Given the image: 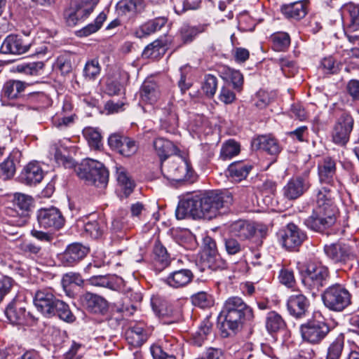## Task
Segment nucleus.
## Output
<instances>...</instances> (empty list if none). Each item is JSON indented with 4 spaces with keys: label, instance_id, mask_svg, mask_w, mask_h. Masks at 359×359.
I'll list each match as a JSON object with an SVG mask.
<instances>
[{
    "label": "nucleus",
    "instance_id": "49530a36",
    "mask_svg": "<svg viewBox=\"0 0 359 359\" xmlns=\"http://www.w3.org/2000/svg\"><path fill=\"white\" fill-rule=\"evenodd\" d=\"M116 180L126 196H129L133 190L135 184L124 168H117Z\"/></svg>",
    "mask_w": 359,
    "mask_h": 359
},
{
    "label": "nucleus",
    "instance_id": "c756f323",
    "mask_svg": "<svg viewBox=\"0 0 359 359\" xmlns=\"http://www.w3.org/2000/svg\"><path fill=\"white\" fill-rule=\"evenodd\" d=\"M309 305V299L302 294L291 295L287 302L289 313L297 318L306 316Z\"/></svg>",
    "mask_w": 359,
    "mask_h": 359
},
{
    "label": "nucleus",
    "instance_id": "5fc2aeb1",
    "mask_svg": "<svg viewBox=\"0 0 359 359\" xmlns=\"http://www.w3.org/2000/svg\"><path fill=\"white\" fill-rule=\"evenodd\" d=\"M83 134L88 141L90 147L97 149L102 145V136L100 131L91 127L84 128Z\"/></svg>",
    "mask_w": 359,
    "mask_h": 359
},
{
    "label": "nucleus",
    "instance_id": "cd10ccee",
    "mask_svg": "<svg viewBox=\"0 0 359 359\" xmlns=\"http://www.w3.org/2000/svg\"><path fill=\"white\" fill-rule=\"evenodd\" d=\"M194 278L192 271L187 269L175 270L165 278V283L175 289L182 288L189 284Z\"/></svg>",
    "mask_w": 359,
    "mask_h": 359
},
{
    "label": "nucleus",
    "instance_id": "f257e3e1",
    "mask_svg": "<svg viewBox=\"0 0 359 359\" xmlns=\"http://www.w3.org/2000/svg\"><path fill=\"white\" fill-rule=\"evenodd\" d=\"M233 198L229 193L210 191L180 201L175 211L177 219L188 217L210 220L229 208Z\"/></svg>",
    "mask_w": 359,
    "mask_h": 359
},
{
    "label": "nucleus",
    "instance_id": "c03bdc74",
    "mask_svg": "<svg viewBox=\"0 0 359 359\" xmlns=\"http://www.w3.org/2000/svg\"><path fill=\"white\" fill-rule=\"evenodd\" d=\"M27 86L25 82L21 81L9 80L4 85V95L9 99L17 98L18 95L25 90Z\"/></svg>",
    "mask_w": 359,
    "mask_h": 359
},
{
    "label": "nucleus",
    "instance_id": "6ab92c4d",
    "mask_svg": "<svg viewBox=\"0 0 359 359\" xmlns=\"http://www.w3.org/2000/svg\"><path fill=\"white\" fill-rule=\"evenodd\" d=\"M88 248L79 243L69 245L65 252L60 255L63 265L70 266L83 259L88 253Z\"/></svg>",
    "mask_w": 359,
    "mask_h": 359
},
{
    "label": "nucleus",
    "instance_id": "774afa93",
    "mask_svg": "<svg viewBox=\"0 0 359 359\" xmlns=\"http://www.w3.org/2000/svg\"><path fill=\"white\" fill-rule=\"evenodd\" d=\"M280 282L287 287H293L295 283V278L292 270L282 269L278 275Z\"/></svg>",
    "mask_w": 359,
    "mask_h": 359
},
{
    "label": "nucleus",
    "instance_id": "a18cd8bd",
    "mask_svg": "<svg viewBox=\"0 0 359 359\" xmlns=\"http://www.w3.org/2000/svg\"><path fill=\"white\" fill-rule=\"evenodd\" d=\"M53 316H57L60 319L67 323H73L76 320L69 305L58 299L53 306Z\"/></svg>",
    "mask_w": 359,
    "mask_h": 359
},
{
    "label": "nucleus",
    "instance_id": "e433bc0d",
    "mask_svg": "<svg viewBox=\"0 0 359 359\" xmlns=\"http://www.w3.org/2000/svg\"><path fill=\"white\" fill-rule=\"evenodd\" d=\"M281 11L287 18L299 20L306 15L307 7L305 2L298 1L283 5L281 7Z\"/></svg>",
    "mask_w": 359,
    "mask_h": 359
},
{
    "label": "nucleus",
    "instance_id": "bb28decb",
    "mask_svg": "<svg viewBox=\"0 0 359 359\" xmlns=\"http://www.w3.org/2000/svg\"><path fill=\"white\" fill-rule=\"evenodd\" d=\"M319 180L321 183L333 186L335 182L336 161L330 156L325 157L318 165Z\"/></svg>",
    "mask_w": 359,
    "mask_h": 359
},
{
    "label": "nucleus",
    "instance_id": "2eb2a0df",
    "mask_svg": "<svg viewBox=\"0 0 359 359\" xmlns=\"http://www.w3.org/2000/svg\"><path fill=\"white\" fill-rule=\"evenodd\" d=\"M203 254L205 257L203 259L204 265L212 270L224 269L226 262L223 260L217 249L215 241L210 236L203 239Z\"/></svg>",
    "mask_w": 359,
    "mask_h": 359
},
{
    "label": "nucleus",
    "instance_id": "1a4fd4ad",
    "mask_svg": "<svg viewBox=\"0 0 359 359\" xmlns=\"http://www.w3.org/2000/svg\"><path fill=\"white\" fill-rule=\"evenodd\" d=\"M277 236L283 247L288 250H296L306 238V233L293 223L280 229Z\"/></svg>",
    "mask_w": 359,
    "mask_h": 359
},
{
    "label": "nucleus",
    "instance_id": "473e14b6",
    "mask_svg": "<svg viewBox=\"0 0 359 359\" xmlns=\"http://www.w3.org/2000/svg\"><path fill=\"white\" fill-rule=\"evenodd\" d=\"M21 152L13 149L8 156L0 164V177L3 180L12 178L16 171V164L19 163Z\"/></svg>",
    "mask_w": 359,
    "mask_h": 359
},
{
    "label": "nucleus",
    "instance_id": "4be33fe9",
    "mask_svg": "<svg viewBox=\"0 0 359 359\" xmlns=\"http://www.w3.org/2000/svg\"><path fill=\"white\" fill-rule=\"evenodd\" d=\"M344 32H359V4L348 3L342 7Z\"/></svg>",
    "mask_w": 359,
    "mask_h": 359
},
{
    "label": "nucleus",
    "instance_id": "c85d7f7f",
    "mask_svg": "<svg viewBox=\"0 0 359 359\" xmlns=\"http://www.w3.org/2000/svg\"><path fill=\"white\" fill-rule=\"evenodd\" d=\"M167 22V19L163 17L156 18L148 20L136 27L133 34L137 39H143L149 36L161 29Z\"/></svg>",
    "mask_w": 359,
    "mask_h": 359
},
{
    "label": "nucleus",
    "instance_id": "aec40b11",
    "mask_svg": "<svg viewBox=\"0 0 359 359\" xmlns=\"http://www.w3.org/2000/svg\"><path fill=\"white\" fill-rule=\"evenodd\" d=\"M44 177V172L37 161H32L22 169L19 180L21 183L33 186L41 182Z\"/></svg>",
    "mask_w": 359,
    "mask_h": 359
},
{
    "label": "nucleus",
    "instance_id": "9d476101",
    "mask_svg": "<svg viewBox=\"0 0 359 359\" xmlns=\"http://www.w3.org/2000/svg\"><path fill=\"white\" fill-rule=\"evenodd\" d=\"M57 300L50 287L39 288L33 296V304L37 311L48 318L53 316V306Z\"/></svg>",
    "mask_w": 359,
    "mask_h": 359
},
{
    "label": "nucleus",
    "instance_id": "393cba45",
    "mask_svg": "<svg viewBox=\"0 0 359 359\" xmlns=\"http://www.w3.org/2000/svg\"><path fill=\"white\" fill-rule=\"evenodd\" d=\"M146 4L144 0H121L116 6L119 16L133 18L144 12Z\"/></svg>",
    "mask_w": 359,
    "mask_h": 359
},
{
    "label": "nucleus",
    "instance_id": "4468645a",
    "mask_svg": "<svg viewBox=\"0 0 359 359\" xmlns=\"http://www.w3.org/2000/svg\"><path fill=\"white\" fill-rule=\"evenodd\" d=\"M308 173L291 178L283 189V196L289 200L300 197L310 187Z\"/></svg>",
    "mask_w": 359,
    "mask_h": 359
},
{
    "label": "nucleus",
    "instance_id": "a19ab883",
    "mask_svg": "<svg viewBox=\"0 0 359 359\" xmlns=\"http://www.w3.org/2000/svg\"><path fill=\"white\" fill-rule=\"evenodd\" d=\"M252 168V165L248 162L236 161L229 165L228 170L235 181H241L247 177Z\"/></svg>",
    "mask_w": 359,
    "mask_h": 359
},
{
    "label": "nucleus",
    "instance_id": "052dcab7",
    "mask_svg": "<svg viewBox=\"0 0 359 359\" xmlns=\"http://www.w3.org/2000/svg\"><path fill=\"white\" fill-rule=\"evenodd\" d=\"M175 11L181 14L187 10H194L198 8L201 1L199 0H172Z\"/></svg>",
    "mask_w": 359,
    "mask_h": 359
},
{
    "label": "nucleus",
    "instance_id": "864d4df0",
    "mask_svg": "<svg viewBox=\"0 0 359 359\" xmlns=\"http://www.w3.org/2000/svg\"><path fill=\"white\" fill-rule=\"evenodd\" d=\"M272 47L276 51H284L290 44V37L286 32H277L271 35Z\"/></svg>",
    "mask_w": 359,
    "mask_h": 359
},
{
    "label": "nucleus",
    "instance_id": "9b49d317",
    "mask_svg": "<svg viewBox=\"0 0 359 359\" xmlns=\"http://www.w3.org/2000/svg\"><path fill=\"white\" fill-rule=\"evenodd\" d=\"M353 124V118L348 114H343L333 128L332 133L333 142L339 146L346 145L349 141Z\"/></svg>",
    "mask_w": 359,
    "mask_h": 359
},
{
    "label": "nucleus",
    "instance_id": "13d9d810",
    "mask_svg": "<svg viewBox=\"0 0 359 359\" xmlns=\"http://www.w3.org/2000/svg\"><path fill=\"white\" fill-rule=\"evenodd\" d=\"M191 298L192 304L201 308H208L214 304L212 297L205 292H198L193 294Z\"/></svg>",
    "mask_w": 359,
    "mask_h": 359
},
{
    "label": "nucleus",
    "instance_id": "f03ea898",
    "mask_svg": "<svg viewBox=\"0 0 359 359\" xmlns=\"http://www.w3.org/2000/svg\"><path fill=\"white\" fill-rule=\"evenodd\" d=\"M219 318L222 320L219 325L222 334L226 337L230 332H235L245 322L252 320L254 313L252 309L241 297L233 296L224 302Z\"/></svg>",
    "mask_w": 359,
    "mask_h": 359
},
{
    "label": "nucleus",
    "instance_id": "6e6d98bb",
    "mask_svg": "<svg viewBox=\"0 0 359 359\" xmlns=\"http://www.w3.org/2000/svg\"><path fill=\"white\" fill-rule=\"evenodd\" d=\"M44 64L43 62H24L18 64L16 66V70L18 72L24 73L27 75H38L43 69Z\"/></svg>",
    "mask_w": 359,
    "mask_h": 359
},
{
    "label": "nucleus",
    "instance_id": "09e8293b",
    "mask_svg": "<svg viewBox=\"0 0 359 359\" xmlns=\"http://www.w3.org/2000/svg\"><path fill=\"white\" fill-rule=\"evenodd\" d=\"M240 151V144L233 140H229L222 144L219 158L223 161L229 160L237 156Z\"/></svg>",
    "mask_w": 359,
    "mask_h": 359
},
{
    "label": "nucleus",
    "instance_id": "20e7f679",
    "mask_svg": "<svg viewBox=\"0 0 359 359\" xmlns=\"http://www.w3.org/2000/svg\"><path fill=\"white\" fill-rule=\"evenodd\" d=\"M322 300L329 310L341 312L352 304V295L344 285L335 283L325 290Z\"/></svg>",
    "mask_w": 359,
    "mask_h": 359
},
{
    "label": "nucleus",
    "instance_id": "f3484780",
    "mask_svg": "<svg viewBox=\"0 0 359 359\" xmlns=\"http://www.w3.org/2000/svg\"><path fill=\"white\" fill-rule=\"evenodd\" d=\"M31 43L18 34H9L1 43L0 50L4 54L21 55L27 52Z\"/></svg>",
    "mask_w": 359,
    "mask_h": 359
},
{
    "label": "nucleus",
    "instance_id": "bf43d9fd",
    "mask_svg": "<svg viewBox=\"0 0 359 359\" xmlns=\"http://www.w3.org/2000/svg\"><path fill=\"white\" fill-rule=\"evenodd\" d=\"M87 283L93 286L113 289L114 283L109 276H93L87 279Z\"/></svg>",
    "mask_w": 359,
    "mask_h": 359
},
{
    "label": "nucleus",
    "instance_id": "37998d69",
    "mask_svg": "<svg viewBox=\"0 0 359 359\" xmlns=\"http://www.w3.org/2000/svg\"><path fill=\"white\" fill-rule=\"evenodd\" d=\"M266 328L270 333H276L285 330L286 323L280 314L270 311L266 317Z\"/></svg>",
    "mask_w": 359,
    "mask_h": 359
},
{
    "label": "nucleus",
    "instance_id": "680f3d73",
    "mask_svg": "<svg viewBox=\"0 0 359 359\" xmlns=\"http://www.w3.org/2000/svg\"><path fill=\"white\" fill-rule=\"evenodd\" d=\"M100 70L98 60L94 59L86 62L83 69V75L89 80H94L100 74Z\"/></svg>",
    "mask_w": 359,
    "mask_h": 359
},
{
    "label": "nucleus",
    "instance_id": "79ce46f5",
    "mask_svg": "<svg viewBox=\"0 0 359 359\" xmlns=\"http://www.w3.org/2000/svg\"><path fill=\"white\" fill-rule=\"evenodd\" d=\"M154 261L155 266L161 270L170 264V258L166 248L159 242L156 241L154 247Z\"/></svg>",
    "mask_w": 359,
    "mask_h": 359
},
{
    "label": "nucleus",
    "instance_id": "0eeeda50",
    "mask_svg": "<svg viewBox=\"0 0 359 359\" xmlns=\"http://www.w3.org/2000/svg\"><path fill=\"white\" fill-rule=\"evenodd\" d=\"M299 329L303 341L312 345L320 344L331 330L326 322L316 319L308 320Z\"/></svg>",
    "mask_w": 359,
    "mask_h": 359
},
{
    "label": "nucleus",
    "instance_id": "8fccbe9b",
    "mask_svg": "<svg viewBox=\"0 0 359 359\" xmlns=\"http://www.w3.org/2000/svg\"><path fill=\"white\" fill-rule=\"evenodd\" d=\"M232 231L238 237L249 238L255 233L254 226L245 221H237L232 224Z\"/></svg>",
    "mask_w": 359,
    "mask_h": 359
},
{
    "label": "nucleus",
    "instance_id": "de8ad7c7",
    "mask_svg": "<svg viewBox=\"0 0 359 359\" xmlns=\"http://www.w3.org/2000/svg\"><path fill=\"white\" fill-rule=\"evenodd\" d=\"M106 13L101 12L97 16L93 22L90 23L82 29L78 30L76 32V35L79 37H86L93 33H95L101 28L103 22L106 20Z\"/></svg>",
    "mask_w": 359,
    "mask_h": 359
},
{
    "label": "nucleus",
    "instance_id": "5701e85b",
    "mask_svg": "<svg viewBox=\"0 0 359 359\" xmlns=\"http://www.w3.org/2000/svg\"><path fill=\"white\" fill-rule=\"evenodd\" d=\"M252 147L271 156H277L282 150L278 140L271 135H259L253 139Z\"/></svg>",
    "mask_w": 359,
    "mask_h": 359
},
{
    "label": "nucleus",
    "instance_id": "ddd939ff",
    "mask_svg": "<svg viewBox=\"0 0 359 359\" xmlns=\"http://www.w3.org/2000/svg\"><path fill=\"white\" fill-rule=\"evenodd\" d=\"M37 221L40 227L50 229H59L65 224V219L61 212L55 207L39 210Z\"/></svg>",
    "mask_w": 359,
    "mask_h": 359
},
{
    "label": "nucleus",
    "instance_id": "423d86ee",
    "mask_svg": "<svg viewBox=\"0 0 359 359\" xmlns=\"http://www.w3.org/2000/svg\"><path fill=\"white\" fill-rule=\"evenodd\" d=\"M329 270L320 263L310 262L307 264L302 278V283L313 294H315L327 283Z\"/></svg>",
    "mask_w": 359,
    "mask_h": 359
},
{
    "label": "nucleus",
    "instance_id": "4c0bfd02",
    "mask_svg": "<svg viewBox=\"0 0 359 359\" xmlns=\"http://www.w3.org/2000/svg\"><path fill=\"white\" fill-rule=\"evenodd\" d=\"M5 315L12 324H24L26 320L25 309L18 303H10L5 310Z\"/></svg>",
    "mask_w": 359,
    "mask_h": 359
},
{
    "label": "nucleus",
    "instance_id": "f704fd0d",
    "mask_svg": "<svg viewBox=\"0 0 359 359\" xmlns=\"http://www.w3.org/2000/svg\"><path fill=\"white\" fill-rule=\"evenodd\" d=\"M154 150L159 157L161 163L169 156L175 154L178 151L176 146L170 140L164 138H156L154 143Z\"/></svg>",
    "mask_w": 359,
    "mask_h": 359
},
{
    "label": "nucleus",
    "instance_id": "4d7b16f0",
    "mask_svg": "<svg viewBox=\"0 0 359 359\" xmlns=\"http://www.w3.org/2000/svg\"><path fill=\"white\" fill-rule=\"evenodd\" d=\"M344 346V337L343 334H339L328 346L327 356L339 359L341 358Z\"/></svg>",
    "mask_w": 359,
    "mask_h": 359
},
{
    "label": "nucleus",
    "instance_id": "58836bf2",
    "mask_svg": "<svg viewBox=\"0 0 359 359\" xmlns=\"http://www.w3.org/2000/svg\"><path fill=\"white\" fill-rule=\"evenodd\" d=\"M207 27V25L205 24H199L195 26L184 24L180 27L179 30L180 39L183 43H191L196 37L197 35L205 32Z\"/></svg>",
    "mask_w": 359,
    "mask_h": 359
},
{
    "label": "nucleus",
    "instance_id": "7ed1b4c3",
    "mask_svg": "<svg viewBox=\"0 0 359 359\" xmlns=\"http://www.w3.org/2000/svg\"><path fill=\"white\" fill-rule=\"evenodd\" d=\"M80 178L91 185L104 188L108 184L109 172L102 163L91 158L86 159L77 171Z\"/></svg>",
    "mask_w": 359,
    "mask_h": 359
},
{
    "label": "nucleus",
    "instance_id": "2f4dec72",
    "mask_svg": "<svg viewBox=\"0 0 359 359\" xmlns=\"http://www.w3.org/2000/svg\"><path fill=\"white\" fill-rule=\"evenodd\" d=\"M140 101L144 104L153 105L161 97V90L158 84L151 80H145L140 90Z\"/></svg>",
    "mask_w": 359,
    "mask_h": 359
},
{
    "label": "nucleus",
    "instance_id": "c9c22d12",
    "mask_svg": "<svg viewBox=\"0 0 359 359\" xmlns=\"http://www.w3.org/2000/svg\"><path fill=\"white\" fill-rule=\"evenodd\" d=\"M168 41L165 37H161L147 45L143 50L142 55L146 58L158 59L167 50Z\"/></svg>",
    "mask_w": 359,
    "mask_h": 359
},
{
    "label": "nucleus",
    "instance_id": "ea45409f",
    "mask_svg": "<svg viewBox=\"0 0 359 359\" xmlns=\"http://www.w3.org/2000/svg\"><path fill=\"white\" fill-rule=\"evenodd\" d=\"M33 199L31 196L17 193L15 194L13 203L15 211L21 217H26L30 210Z\"/></svg>",
    "mask_w": 359,
    "mask_h": 359
},
{
    "label": "nucleus",
    "instance_id": "412c9836",
    "mask_svg": "<svg viewBox=\"0 0 359 359\" xmlns=\"http://www.w3.org/2000/svg\"><path fill=\"white\" fill-rule=\"evenodd\" d=\"M126 339L134 347H140L145 343L149 336L146 325L142 322L131 324L126 331Z\"/></svg>",
    "mask_w": 359,
    "mask_h": 359
},
{
    "label": "nucleus",
    "instance_id": "dca6fc26",
    "mask_svg": "<svg viewBox=\"0 0 359 359\" xmlns=\"http://www.w3.org/2000/svg\"><path fill=\"white\" fill-rule=\"evenodd\" d=\"M108 144L111 149L125 157L133 156L138 149V145L134 140L116 133L109 136Z\"/></svg>",
    "mask_w": 359,
    "mask_h": 359
},
{
    "label": "nucleus",
    "instance_id": "b1692460",
    "mask_svg": "<svg viewBox=\"0 0 359 359\" xmlns=\"http://www.w3.org/2000/svg\"><path fill=\"white\" fill-rule=\"evenodd\" d=\"M150 351L153 359H177L180 347L179 344L166 339L162 345L151 346Z\"/></svg>",
    "mask_w": 359,
    "mask_h": 359
},
{
    "label": "nucleus",
    "instance_id": "603ef678",
    "mask_svg": "<svg viewBox=\"0 0 359 359\" xmlns=\"http://www.w3.org/2000/svg\"><path fill=\"white\" fill-rule=\"evenodd\" d=\"M163 116L161 117V121L170 127L178 126V114L176 111V107L169 103L166 107L162 109Z\"/></svg>",
    "mask_w": 359,
    "mask_h": 359
},
{
    "label": "nucleus",
    "instance_id": "e2e57ef3",
    "mask_svg": "<svg viewBox=\"0 0 359 359\" xmlns=\"http://www.w3.org/2000/svg\"><path fill=\"white\" fill-rule=\"evenodd\" d=\"M217 87V78L211 74L205 76V81L202 86L203 91L207 96L212 97L215 95Z\"/></svg>",
    "mask_w": 359,
    "mask_h": 359
},
{
    "label": "nucleus",
    "instance_id": "7c9ffc66",
    "mask_svg": "<svg viewBox=\"0 0 359 359\" xmlns=\"http://www.w3.org/2000/svg\"><path fill=\"white\" fill-rule=\"evenodd\" d=\"M67 148L64 140H57L51 143L49 153L51 156H53L57 164L65 168H71L74 165V162L72 158L66 156Z\"/></svg>",
    "mask_w": 359,
    "mask_h": 359
},
{
    "label": "nucleus",
    "instance_id": "39448f33",
    "mask_svg": "<svg viewBox=\"0 0 359 359\" xmlns=\"http://www.w3.org/2000/svg\"><path fill=\"white\" fill-rule=\"evenodd\" d=\"M161 171L165 178L176 182L192 181L194 171L188 161L180 155H175L167 163H162Z\"/></svg>",
    "mask_w": 359,
    "mask_h": 359
},
{
    "label": "nucleus",
    "instance_id": "f8f14e48",
    "mask_svg": "<svg viewBox=\"0 0 359 359\" xmlns=\"http://www.w3.org/2000/svg\"><path fill=\"white\" fill-rule=\"evenodd\" d=\"M324 251L325 255L335 263L346 264L355 259L353 248L344 243L325 245Z\"/></svg>",
    "mask_w": 359,
    "mask_h": 359
},
{
    "label": "nucleus",
    "instance_id": "338daca9",
    "mask_svg": "<svg viewBox=\"0 0 359 359\" xmlns=\"http://www.w3.org/2000/svg\"><path fill=\"white\" fill-rule=\"evenodd\" d=\"M17 248L23 253L29 255H37L41 251V246L28 241H21Z\"/></svg>",
    "mask_w": 359,
    "mask_h": 359
},
{
    "label": "nucleus",
    "instance_id": "0e129e2a",
    "mask_svg": "<svg viewBox=\"0 0 359 359\" xmlns=\"http://www.w3.org/2000/svg\"><path fill=\"white\" fill-rule=\"evenodd\" d=\"M226 75L233 84V88L240 91L242 89L243 84V74L238 70L227 68Z\"/></svg>",
    "mask_w": 359,
    "mask_h": 359
},
{
    "label": "nucleus",
    "instance_id": "3c124183",
    "mask_svg": "<svg viewBox=\"0 0 359 359\" xmlns=\"http://www.w3.org/2000/svg\"><path fill=\"white\" fill-rule=\"evenodd\" d=\"M316 207L321 208L323 209H331L332 211H335V207L333 205L332 201V194L330 189L326 187H322L320 189L316 195Z\"/></svg>",
    "mask_w": 359,
    "mask_h": 359
},
{
    "label": "nucleus",
    "instance_id": "6e6552de",
    "mask_svg": "<svg viewBox=\"0 0 359 359\" xmlns=\"http://www.w3.org/2000/svg\"><path fill=\"white\" fill-rule=\"evenodd\" d=\"M336 222L335 211L331 209L315 208L311 216L305 219V225L316 232H323Z\"/></svg>",
    "mask_w": 359,
    "mask_h": 359
},
{
    "label": "nucleus",
    "instance_id": "72a5a7b5",
    "mask_svg": "<svg viewBox=\"0 0 359 359\" xmlns=\"http://www.w3.org/2000/svg\"><path fill=\"white\" fill-rule=\"evenodd\" d=\"M83 227L86 236L96 239L102 235L105 223L103 219L93 216L83 220Z\"/></svg>",
    "mask_w": 359,
    "mask_h": 359
},
{
    "label": "nucleus",
    "instance_id": "69168bd1",
    "mask_svg": "<svg viewBox=\"0 0 359 359\" xmlns=\"http://www.w3.org/2000/svg\"><path fill=\"white\" fill-rule=\"evenodd\" d=\"M224 246L226 252L230 255L238 254L244 250V246L233 238H225Z\"/></svg>",
    "mask_w": 359,
    "mask_h": 359
},
{
    "label": "nucleus",
    "instance_id": "a878e982",
    "mask_svg": "<svg viewBox=\"0 0 359 359\" xmlns=\"http://www.w3.org/2000/svg\"><path fill=\"white\" fill-rule=\"evenodd\" d=\"M81 301L86 309L93 313L103 314L108 309L107 302L101 296L87 292L81 296Z\"/></svg>",
    "mask_w": 359,
    "mask_h": 359
},
{
    "label": "nucleus",
    "instance_id": "a211bd4d",
    "mask_svg": "<svg viewBox=\"0 0 359 359\" xmlns=\"http://www.w3.org/2000/svg\"><path fill=\"white\" fill-rule=\"evenodd\" d=\"M93 7L89 5L72 4L64 12L66 23L70 27L86 20L93 12Z\"/></svg>",
    "mask_w": 359,
    "mask_h": 359
}]
</instances>
